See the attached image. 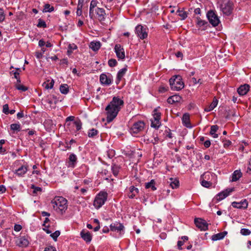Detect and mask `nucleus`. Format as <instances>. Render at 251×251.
<instances>
[{
    "mask_svg": "<svg viewBox=\"0 0 251 251\" xmlns=\"http://www.w3.org/2000/svg\"><path fill=\"white\" fill-rule=\"evenodd\" d=\"M218 100L216 98V97H214L213 100V101L212 103L208 105V106L204 108V111L206 112H210L214 109L215 107H216L218 104Z\"/></svg>",
    "mask_w": 251,
    "mask_h": 251,
    "instance_id": "a878e982",
    "label": "nucleus"
},
{
    "mask_svg": "<svg viewBox=\"0 0 251 251\" xmlns=\"http://www.w3.org/2000/svg\"><path fill=\"white\" fill-rule=\"evenodd\" d=\"M100 80L102 84L108 86L112 84L113 82V76L110 74H108V75L102 74L100 75Z\"/></svg>",
    "mask_w": 251,
    "mask_h": 251,
    "instance_id": "9b49d317",
    "label": "nucleus"
},
{
    "mask_svg": "<svg viewBox=\"0 0 251 251\" xmlns=\"http://www.w3.org/2000/svg\"><path fill=\"white\" fill-rule=\"evenodd\" d=\"M220 9L226 15H229L233 10L232 3L229 0H224L220 4Z\"/></svg>",
    "mask_w": 251,
    "mask_h": 251,
    "instance_id": "39448f33",
    "label": "nucleus"
},
{
    "mask_svg": "<svg viewBox=\"0 0 251 251\" xmlns=\"http://www.w3.org/2000/svg\"><path fill=\"white\" fill-rule=\"evenodd\" d=\"M219 129V126L217 125H213L211 126L210 135H211L213 138H216L218 137V134L216 133Z\"/></svg>",
    "mask_w": 251,
    "mask_h": 251,
    "instance_id": "bb28decb",
    "label": "nucleus"
},
{
    "mask_svg": "<svg viewBox=\"0 0 251 251\" xmlns=\"http://www.w3.org/2000/svg\"><path fill=\"white\" fill-rule=\"evenodd\" d=\"M197 24L199 27L205 26L208 24L206 21L201 20L200 17H197Z\"/></svg>",
    "mask_w": 251,
    "mask_h": 251,
    "instance_id": "4c0bfd02",
    "label": "nucleus"
},
{
    "mask_svg": "<svg viewBox=\"0 0 251 251\" xmlns=\"http://www.w3.org/2000/svg\"><path fill=\"white\" fill-rule=\"evenodd\" d=\"M60 91L62 94H67L69 92L68 85L66 84H61L60 86Z\"/></svg>",
    "mask_w": 251,
    "mask_h": 251,
    "instance_id": "f704fd0d",
    "label": "nucleus"
},
{
    "mask_svg": "<svg viewBox=\"0 0 251 251\" xmlns=\"http://www.w3.org/2000/svg\"><path fill=\"white\" fill-rule=\"evenodd\" d=\"M89 47L93 51H97L100 48V42H92Z\"/></svg>",
    "mask_w": 251,
    "mask_h": 251,
    "instance_id": "7c9ffc66",
    "label": "nucleus"
},
{
    "mask_svg": "<svg viewBox=\"0 0 251 251\" xmlns=\"http://www.w3.org/2000/svg\"><path fill=\"white\" fill-rule=\"evenodd\" d=\"M119 170H120V167L117 165L114 164L112 166V171L113 175L115 176H116L118 175L119 172Z\"/></svg>",
    "mask_w": 251,
    "mask_h": 251,
    "instance_id": "a19ab883",
    "label": "nucleus"
},
{
    "mask_svg": "<svg viewBox=\"0 0 251 251\" xmlns=\"http://www.w3.org/2000/svg\"><path fill=\"white\" fill-rule=\"evenodd\" d=\"M184 242L183 241H178L177 242V247L178 249L179 250H181L182 249L181 246L183 245Z\"/></svg>",
    "mask_w": 251,
    "mask_h": 251,
    "instance_id": "338daca9",
    "label": "nucleus"
},
{
    "mask_svg": "<svg viewBox=\"0 0 251 251\" xmlns=\"http://www.w3.org/2000/svg\"><path fill=\"white\" fill-rule=\"evenodd\" d=\"M246 172L249 174H251V158L249 160L248 166Z\"/></svg>",
    "mask_w": 251,
    "mask_h": 251,
    "instance_id": "4d7b16f0",
    "label": "nucleus"
},
{
    "mask_svg": "<svg viewBox=\"0 0 251 251\" xmlns=\"http://www.w3.org/2000/svg\"><path fill=\"white\" fill-rule=\"evenodd\" d=\"M15 86L16 89L23 92H25L28 89L27 87L20 84H16Z\"/></svg>",
    "mask_w": 251,
    "mask_h": 251,
    "instance_id": "37998d69",
    "label": "nucleus"
},
{
    "mask_svg": "<svg viewBox=\"0 0 251 251\" xmlns=\"http://www.w3.org/2000/svg\"><path fill=\"white\" fill-rule=\"evenodd\" d=\"M11 75H13L15 78H18L19 77L20 73L17 71H12L10 72Z\"/></svg>",
    "mask_w": 251,
    "mask_h": 251,
    "instance_id": "bf43d9fd",
    "label": "nucleus"
},
{
    "mask_svg": "<svg viewBox=\"0 0 251 251\" xmlns=\"http://www.w3.org/2000/svg\"><path fill=\"white\" fill-rule=\"evenodd\" d=\"M180 99H181V97L179 96L176 95H174L173 96L170 97L167 99V102L169 103L173 104L175 102L179 101V100H180Z\"/></svg>",
    "mask_w": 251,
    "mask_h": 251,
    "instance_id": "cd10ccee",
    "label": "nucleus"
},
{
    "mask_svg": "<svg viewBox=\"0 0 251 251\" xmlns=\"http://www.w3.org/2000/svg\"><path fill=\"white\" fill-rule=\"evenodd\" d=\"M115 52L117 57L120 59H124L125 58V53L124 49L121 45L116 44L114 48Z\"/></svg>",
    "mask_w": 251,
    "mask_h": 251,
    "instance_id": "2eb2a0df",
    "label": "nucleus"
},
{
    "mask_svg": "<svg viewBox=\"0 0 251 251\" xmlns=\"http://www.w3.org/2000/svg\"><path fill=\"white\" fill-rule=\"evenodd\" d=\"M99 133V131L95 128H92L88 130V136L89 138H94L96 136H97Z\"/></svg>",
    "mask_w": 251,
    "mask_h": 251,
    "instance_id": "473e14b6",
    "label": "nucleus"
},
{
    "mask_svg": "<svg viewBox=\"0 0 251 251\" xmlns=\"http://www.w3.org/2000/svg\"><path fill=\"white\" fill-rule=\"evenodd\" d=\"M168 89V87L165 86L164 85H161L159 88V92L160 93H164L166 92Z\"/></svg>",
    "mask_w": 251,
    "mask_h": 251,
    "instance_id": "864d4df0",
    "label": "nucleus"
},
{
    "mask_svg": "<svg viewBox=\"0 0 251 251\" xmlns=\"http://www.w3.org/2000/svg\"><path fill=\"white\" fill-rule=\"evenodd\" d=\"M44 251H56V250L54 247L49 246L46 248Z\"/></svg>",
    "mask_w": 251,
    "mask_h": 251,
    "instance_id": "e2e57ef3",
    "label": "nucleus"
},
{
    "mask_svg": "<svg viewBox=\"0 0 251 251\" xmlns=\"http://www.w3.org/2000/svg\"><path fill=\"white\" fill-rule=\"evenodd\" d=\"M51 203L54 209L62 214L67 208V201L62 197L54 199L51 201Z\"/></svg>",
    "mask_w": 251,
    "mask_h": 251,
    "instance_id": "f257e3e1",
    "label": "nucleus"
},
{
    "mask_svg": "<svg viewBox=\"0 0 251 251\" xmlns=\"http://www.w3.org/2000/svg\"><path fill=\"white\" fill-rule=\"evenodd\" d=\"M77 157L74 153H71L69 157L68 167L74 168L77 163Z\"/></svg>",
    "mask_w": 251,
    "mask_h": 251,
    "instance_id": "412c9836",
    "label": "nucleus"
},
{
    "mask_svg": "<svg viewBox=\"0 0 251 251\" xmlns=\"http://www.w3.org/2000/svg\"><path fill=\"white\" fill-rule=\"evenodd\" d=\"M108 65L111 67H115L117 64V62L115 59H110L108 61Z\"/></svg>",
    "mask_w": 251,
    "mask_h": 251,
    "instance_id": "de8ad7c7",
    "label": "nucleus"
},
{
    "mask_svg": "<svg viewBox=\"0 0 251 251\" xmlns=\"http://www.w3.org/2000/svg\"><path fill=\"white\" fill-rule=\"evenodd\" d=\"M106 114V121L107 123L111 122L117 116L119 111L114 107L108 104L105 109Z\"/></svg>",
    "mask_w": 251,
    "mask_h": 251,
    "instance_id": "20e7f679",
    "label": "nucleus"
},
{
    "mask_svg": "<svg viewBox=\"0 0 251 251\" xmlns=\"http://www.w3.org/2000/svg\"><path fill=\"white\" fill-rule=\"evenodd\" d=\"M242 174L240 170L235 171L232 176V181H236L242 176Z\"/></svg>",
    "mask_w": 251,
    "mask_h": 251,
    "instance_id": "c756f323",
    "label": "nucleus"
},
{
    "mask_svg": "<svg viewBox=\"0 0 251 251\" xmlns=\"http://www.w3.org/2000/svg\"><path fill=\"white\" fill-rule=\"evenodd\" d=\"M203 145L205 148H208L210 146L211 142L209 140H207L204 142Z\"/></svg>",
    "mask_w": 251,
    "mask_h": 251,
    "instance_id": "69168bd1",
    "label": "nucleus"
},
{
    "mask_svg": "<svg viewBox=\"0 0 251 251\" xmlns=\"http://www.w3.org/2000/svg\"><path fill=\"white\" fill-rule=\"evenodd\" d=\"M151 126L156 129H158L161 125L160 121L157 122L153 119H151Z\"/></svg>",
    "mask_w": 251,
    "mask_h": 251,
    "instance_id": "ea45409f",
    "label": "nucleus"
},
{
    "mask_svg": "<svg viewBox=\"0 0 251 251\" xmlns=\"http://www.w3.org/2000/svg\"><path fill=\"white\" fill-rule=\"evenodd\" d=\"M135 33L141 39H144L148 36L147 29L142 25H138L135 27Z\"/></svg>",
    "mask_w": 251,
    "mask_h": 251,
    "instance_id": "9d476101",
    "label": "nucleus"
},
{
    "mask_svg": "<svg viewBox=\"0 0 251 251\" xmlns=\"http://www.w3.org/2000/svg\"><path fill=\"white\" fill-rule=\"evenodd\" d=\"M54 7L52 6H50V4H46L44 5V8L43 10V12H51L54 11Z\"/></svg>",
    "mask_w": 251,
    "mask_h": 251,
    "instance_id": "e433bc0d",
    "label": "nucleus"
},
{
    "mask_svg": "<svg viewBox=\"0 0 251 251\" xmlns=\"http://www.w3.org/2000/svg\"><path fill=\"white\" fill-rule=\"evenodd\" d=\"M60 232L59 230H56L53 233H51L50 236L55 241H57V237L60 235Z\"/></svg>",
    "mask_w": 251,
    "mask_h": 251,
    "instance_id": "a18cd8bd",
    "label": "nucleus"
},
{
    "mask_svg": "<svg viewBox=\"0 0 251 251\" xmlns=\"http://www.w3.org/2000/svg\"><path fill=\"white\" fill-rule=\"evenodd\" d=\"M94 12L96 14L98 19L101 23L103 22L106 18V13L105 10L102 8L97 7L95 8Z\"/></svg>",
    "mask_w": 251,
    "mask_h": 251,
    "instance_id": "ddd939ff",
    "label": "nucleus"
},
{
    "mask_svg": "<svg viewBox=\"0 0 251 251\" xmlns=\"http://www.w3.org/2000/svg\"><path fill=\"white\" fill-rule=\"evenodd\" d=\"M145 127V123L143 121H139L135 123L130 128V132L133 133H138L142 131Z\"/></svg>",
    "mask_w": 251,
    "mask_h": 251,
    "instance_id": "1a4fd4ad",
    "label": "nucleus"
},
{
    "mask_svg": "<svg viewBox=\"0 0 251 251\" xmlns=\"http://www.w3.org/2000/svg\"><path fill=\"white\" fill-rule=\"evenodd\" d=\"M16 243L17 245L21 247H27L29 244L28 240L25 236H22L19 238Z\"/></svg>",
    "mask_w": 251,
    "mask_h": 251,
    "instance_id": "aec40b11",
    "label": "nucleus"
},
{
    "mask_svg": "<svg viewBox=\"0 0 251 251\" xmlns=\"http://www.w3.org/2000/svg\"><path fill=\"white\" fill-rule=\"evenodd\" d=\"M74 124L76 127V129L77 131H79L81 128L82 123L80 121H75Z\"/></svg>",
    "mask_w": 251,
    "mask_h": 251,
    "instance_id": "3c124183",
    "label": "nucleus"
},
{
    "mask_svg": "<svg viewBox=\"0 0 251 251\" xmlns=\"http://www.w3.org/2000/svg\"><path fill=\"white\" fill-rule=\"evenodd\" d=\"M240 233L243 235L247 236L250 235L251 232L249 229L242 228L240 230Z\"/></svg>",
    "mask_w": 251,
    "mask_h": 251,
    "instance_id": "09e8293b",
    "label": "nucleus"
},
{
    "mask_svg": "<svg viewBox=\"0 0 251 251\" xmlns=\"http://www.w3.org/2000/svg\"><path fill=\"white\" fill-rule=\"evenodd\" d=\"M170 186L173 189H176L178 187L179 185V182L178 179L171 177L170 178Z\"/></svg>",
    "mask_w": 251,
    "mask_h": 251,
    "instance_id": "c85d7f7f",
    "label": "nucleus"
},
{
    "mask_svg": "<svg viewBox=\"0 0 251 251\" xmlns=\"http://www.w3.org/2000/svg\"><path fill=\"white\" fill-rule=\"evenodd\" d=\"M171 89L173 91H179L184 87L182 77L179 75L172 76L169 80Z\"/></svg>",
    "mask_w": 251,
    "mask_h": 251,
    "instance_id": "f03ea898",
    "label": "nucleus"
},
{
    "mask_svg": "<svg viewBox=\"0 0 251 251\" xmlns=\"http://www.w3.org/2000/svg\"><path fill=\"white\" fill-rule=\"evenodd\" d=\"M127 71L126 67L121 69L117 73L116 83L118 84Z\"/></svg>",
    "mask_w": 251,
    "mask_h": 251,
    "instance_id": "b1692460",
    "label": "nucleus"
},
{
    "mask_svg": "<svg viewBox=\"0 0 251 251\" xmlns=\"http://www.w3.org/2000/svg\"><path fill=\"white\" fill-rule=\"evenodd\" d=\"M54 81L53 79H51L50 83L45 82L43 83V86L46 89H51L53 88L54 85Z\"/></svg>",
    "mask_w": 251,
    "mask_h": 251,
    "instance_id": "c9c22d12",
    "label": "nucleus"
},
{
    "mask_svg": "<svg viewBox=\"0 0 251 251\" xmlns=\"http://www.w3.org/2000/svg\"><path fill=\"white\" fill-rule=\"evenodd\" d=\"M194 223L196 226L201 230L205 231L208 229V224L204 220L201 218H195Z\"/></svg>",
    "mask_w": 251,
    "mask_h": 251,
    "instance_id": "f8f14e48",
    "label": "nucleus"
},
{
    "mask_svg": "<svg viewBox=\"0 0 251 251\" xmlns=\"http://www.w3.org/2000/svg\"><path fill=\"white\" fill-rule=\"evenodd\" d=\"M153 120L156 121L157 122L160 121L161 118V113L158 112L157 109H155L153 110Z\"/></svg>",
    "mask_w": 251,
    "mask_h": 251,
    "instance_id": "72a5a7b5",
    "label": "nucleus"
},
{
    "mask_svg": "<svg viewBox=\"0 0 251 251\" xmlns=\"http://www.w3.org/2000/svg\"><path fill=\"white\" fill-rule=\"evenodd\" d=\"M37 26L38 27H46L47 25L44 20L41 19H39L38 20V23Z\"/></svg>",
    "mask_w": 251,
    "mask_h": 251,
    "instance_id": "c03bdc74",
    "label": "nucleus"
},
{
    "mask_svg": "<svg viewBox=\"0 0 251 251\" xmlns=\"http://www.w3.org/2000/svg\"><path fill=\"white\" fill-rule=\"evenodd\" d=\"M99 2L97 0H92L90 4L89 17L90 19H93L95 16L94 11L97 8Z\"/></svg>",
    "mask_w": 251,
    "mask_h": 251,
    "instance_id": "f3484780",
    "label": "nucleus"
},
{
    "mask_svg": "<svg viewBox=\"0 0 251 251\" xmlns=\"http://www.w3.org/2000/svg\"><path fill=\"white\" fill-rule=\"evenodd\" d=\"M201 185L205 188H209L211 186L212 183L203 179L201 181Z\"/></svg>",
    "mask_w": 251,
    "mask_h": 251,
    "instance_id": "49530a36",
    "label": "nucleus"
},
{
    "mask_svg": "<svg viewBox=\"0 0 251 251\" xmlns=\"http://www.w3.org/2000/svg\"><path fill=\"white\" fill-rule=\"evenodd\" d=\"M109 104L120 111L124 105V101L119 97H114Z\"/></svg>",
    "mask_w": 251,
    "mask_h": 251,
    "instance_id": "0eeeda50",
    "label": "nucleus"
},
{
    "mask_svg": "<svg viewBox=\"0 0 251 251\" xmlns=\"http://www.w3.org/2000/svg\"><path fill=\"white\" fill-rule=\"evenodd\" d=\"M107 193L106 192H100L95 197L93 205L97 209L101 207L107 199Z\"/></svg>",
    "mask_w": 251,
    "mask_h": 251,
    "instance_id": "7ed1b4c3",
    "label": "nucleus"
},
{
    "mask_svg": "<svg viewBox=\"0 0 251 251\" xmlns=\"http://www.w3.org/2000/svg\"><path fill=\"white\" fill-rule=\"evenodd\" d=\"M129 190L130 193H133L134 192H136V193H139V189L133 186H132L129 188Z\"/></svg>",
    "mask_w": 251,
    "mask_h": 251,
    "instance_id": "052dcab7",
    "label": "nucleus"
},
{
    "mask_svg": "<svg viewBox=\"0 0 251 251\" xmlns=\"http://www.w3.org/2000/svg\"><path fill=\"white\" fill-rule=\"evenodd\" d=\"M5 143V140L4 139H1L0 140V153L4 154L6 150L5 149L2 148V145Z\"/></svg>",
    "mask_w": 251,
    "mask_h": 251,
    "instance_id": "8fccbe9b",
    "label": "nucleus"
},
{
    "mask_svg": "<svg viewBox=\"0 0 251 251\" xmlns=\"http://www.w3.org/2000/svg\"><path fill=\"white\" fill-rule=\"evenodd\" d=\"M182 121L183 125L188 128H191L192 126L190 121V115L188 113L183 114L182 118Z\"/></svg>",
    "mask_w": 251,
    "mask_h": 251,
    "instance_id": "4be33fe9",
    "label": "nucleus"
},
{
    "mask_svg": "<svg viewBox=\"0 0 251 251\" xmlns=\"http://www.w3.org/2000/svg\"><path fill=\"white\" fill-rule=\"evenodd\" d=\"M227 234V232L224 231L223 232L214 234L212 236L211 239L213 241H217L223 239Z\"/></svg>",
    "mask_w": 251,
    "mask_h": 251,
    "instance_id": "393cba45",
    "label": "nucleus"
},
{
    "mask_svg": "<svg viewBox=\"0 0 251 251\" xmlns=\"http://www.w3.org/2000/svg\"><path fill=\"white\" fill-rule=\"evenodd\" d=\"M10 128L13 131H19L21 130V125L19 124H12L10 125Z\"/></svg>",
    "mask_w": 251,
    "mask_h": 251,
    "instance_id": "58836bf2",
    "label": "nucleus"
},
{
    "mask_svg": "<svg viewBox=\"0 0 251 251\" xmlns=\"http://www.w3.org/2000/svg\"><path fill=\"white\" fill-rule=\"evenodd\" d=\"M155 182L154 179L151 180L150 182L145 183V188L146 189L151 188L152 191L156 190V188L155 186Z\"/></svg>",
    "mask_w": 251,
    "mask_h": 251,
    "instance_id": "2f4dec72",
    "label": "nucleus"
},
{
    "mask_svg": "<svg viewBox=\"0 0 251 251\" xmlns=\"http://www.w3.org/2000/svg\"><path fill=\"white\" fill-rule=\"evenodd\" d=\"M5 191V187L3 185H0V194H3Z\"/></svg>",
    "mask_w": 251,
    "mask_h": 251,
    "instance_id": "774afa93",
    "label": "nucleus"
},
{
    "mask_svg": "<svg viewBox=\"0 0 251 251\" xmlns=\"http://www.w3.org/2000/svg\"><path fill=\"white\" fill-rule=\"evenodd\" d=\"M27 165H22L18 169L15 170L14 174L19 176H23L27 171Z\"/></svg>",
    "mask_w": 251,
    "mask_h": 251,
    "instance_id": "6ab92c4d",
    "label": "nucleus"
},
{
    "mask_svg": "<svg viewBox=\"0 0 251 251\" xmlns=\"http://www.w3.org/2000/svg\"><path fill=\"white\" fill-rule=\"evenodd\" d=\"M69 49L71 50H75L77 49V46L75 44H70L68 46Z\"/></svg>",
    "mask_w": 251,
    "mask_h": 251,
    "instance_id": "680f3d73",
    "label": "nucleus"
},
{
    "mask_svg": "<svg viewBox=\"0 0 251 251\" xmlns=\"http://www.w3.org/2000/svg\"><path fill=\"white\" fill-rule=\"evenodd\" d=\"M231 205L234 208L245 209L248 207V202L246 199H244L240 202L233 201L232 202Z\"/></svg>",
    "mask_w": 251,
    "mask_h": 251,
    "instance_id": "dca6fc26",
    "label": "nucleus"
},
{
    "mask_svg": "<svg viewBox=\"0 0 251 251\" xmlns=\"http://www.w3.org/2000/svg\"><path fill=\"white\" fill-rule=\"evenodd\" d=\"M177 13H178V16L181 17L182 20H184L187 17V12L185 11L178 9Z\"/></svg>",
    "mask_w": 251,
    "mask_h": 251,
    "instance_id": "79ce46f5",
    "label": "nucleus"
},
{
    "mask_svg": "<svg viewBox=\"0 0 251 251\" xmlns=\"http://www.w3.org/2000/svg\"><path fill=\"white\" fill-rule=\"evenodd\" d=\"M223 142H224V148H227L231 144V142L229 140L223 139Z\"/></svg>",
    "mask_w": 251,
    "mask_h": 251,
    "instance_id": "6e6d98bb",
    "label": "nucleus"
},
{
    "mask_svg": "<svg viewBox=\"0 0 251 251\" xmlns=\"http://www.w3.org/2000/svg\"><path fill=\"white\" fill-rule=\"evenodd\" d=\"M31 188L33 189V193H37L38 192H41L42 188L39 187H35L34 185H32Z\"/></svg>",
    "mask_w": 251,
    "mask_h": 251,
    "instance_id": "13d9d810",
    "label": "nucleus"
},
{
    "mask_svg": "<svg viewBox=\"0 0 251 251\" xmlns=\"http://www.w3.org/2000/svg\"><path fill=\"white\" fill-rule=\"evenodd\" d=\"M14 229L16 231H19L22 229V226L20 225L16 224L14 226Z\"/></svg>",
    "mask_w": 251,
    "mask_h": 251,
    "instance_id": "0e129e2a",
    "label": "nucleus"
},
{
    "mask_svg": "<svg viewBox=\"0 0 251 251\" xmlns=\"http://www.w3.org/2000/svg\"><path fill=\"white\" fill-rule=\"evenodd\" d=\"M81 238L86 242H90L92 240V236L91 233L85 230H82L80 232Z\"/></svg>",
    "mask_w": 251,
    "mask_h": 251,
    "instance_id": "5701e85b",
    "label": "nucleus"
},
{
    "mask_svg": "<svg viewBox=\"0 0 251 251\" xmlns=\"http://www.w3.org/2000/svg\"><path fill=\"white\" fill-rule=\"evenodd\" d=\"M5 19V14L2 8H0V23L3 22Z\"/></svg>",
    "mask_w": 251,
    "mask_h": 251,
    "instance_id": "603ef678",
    "label": "nucleus"
},
{
    "mask_svg": "<svg viewBox=\"0 0 251 251\" xmlns=\"http://www.w3.org/2000/svg\"><path fill=\"white\" fill-rule=\"evenodd\" d=\"M250 86L249 84L241 85L237 89L238 93L240 96H244L247 94L250 90Z\"/></svg>",
    "mask_w": 251,
    "mask_h": 251,
    "instance_id": "a211bd4d",
    "label": "nucleus"
},
{
    "mask_svg": "<svg viewBox=\"0 0 251 251\" xmlns=\"http://www.w3.org/2000/svg\"><path fill=\"white\" fill-rule=\"evenodd\" d=\"M110 229L112 231L119 233L120 234H123L124 233L125 227L122 224L115 222L110 225Z\"/></svg>",
    "mask_w": 251,
    "mask_h": 251,
    "instance_id": "6e6552de",
    "label": "nucleus"
},
{
    "mask_svg": "<svg viewBox=\"0 0 251 251\" xmlns=\"http://www.w3.org/2000/svg\"><path fill=\"white\" fill-rule=\"evenodd\" d=\"M206 16L209 23L213 26H216L219 24L220 20L213 11H209L206 14Z\"/></svg>",
    "mask_w": 251,
    "mask_h": 251,
    "instance_id": "423d86ee",
    "label": "nucleus"
},
{
    "mask_svg": "<svg viewBox=\"0 0 251 251\" xmlns=\"http://www.w3.org/2000/svg\"><path fill=\"white\" fill-rule=\"evenodd\" d=\"M9 107L7 104H5L3 106L2 112L5 114H8Z\"/></svg>",
    "mask_w": 251,
    "mask_h": 251,
    "instance_id": "5fc2aeb1",
    "label": "nucleus"
},
{
    "mask_svg": "<svg viewBox=\"0 0 251 251\" xmlns=\"http://www.w3.org/2000/svg\"><path fill=\"white\" fill-rule=\"evenodd\" d=\"M234 190V188L226 189L217 194L216 198L218 201H222L227 197Z\"/></svg>",
    "mask_w": 251,
    "mask_h": 251,
    "instance_id": "4468645a",
    "label": "nucleus"
}]
</instances>
